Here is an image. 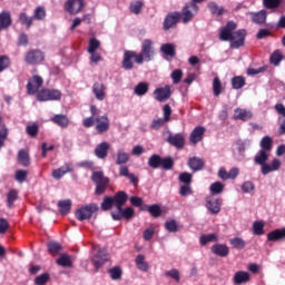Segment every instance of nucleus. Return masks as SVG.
Wrapping results in <instances>:
<instances>
[{"label":"nucleus","mask_w":285,"mask_h":285,"mask_svg":"<svg viewBox=\"0 0 285 285\" xmlns=\"http://www.w3.org/2000/svg\"><path fill=\"white\" fill-rule=\"evenodd\" d=\"M237 30V23L229 21L225 28L220 29L219 40L220 41H230V48H242L244 41H246V30Z\"/></svg>","instance_id":"nucleus-1"},{"label":"nucleus","mask_w":285,"mask_h":285,"mask_svg":"<svg viewBox=\"0 0 285 285\" xmlns=\"http://www.w3.org/2000/svg\"><path fill=\"white\" fill-rule=\"evenodd\" d=\"M148 166L149 168H153V170H157L158 168H161V170H173L175 168V158L173 156H165L161 157L159 154H153L148 158Z\"/></svg>","instance_id":"nucleus-2"},{"label":"nucleus","mask_w":285,"mask_h":285,"mask_svg":"<svg viewBox=\"0 0 285 285\" xmlns=\"http://www.w3.org/2000/svg\"><path fill=\"white\" fill-rule=\"evenodd\" d=\"M98 210L99 205H97V203L86 204L76 209L75 217L78 222H86L92 218L97 219V217H99V214H97Z\"/></svg>","instance_id":"nucleus-3"},{"label":"nucleus","mask_w":285,"mask_h":285,"mask_svg":"<svg viewBox=\"0 0 285 285\" xmlns=\"http://www.w3.org/2000/svg\"><path fill=\"white\" fill-rule=\"evenodd\" d=\"M155 59V47L153 46V40L145 39L141 45L140 53H136V63L140 65L144 61H153Z\"/></svg>","instance_id":"nucleus-4"},{"label":"nucleus","mask_w":285,"mask_h":285,"mask_svg":"<svg viewBox=\"0 0 285 285\" xmlns=\"http://www.w3.org/2000/svg\"><path fill=\"white\" fill-rule=\"evenodd\" d=\"M117 212H111V219L114 222H130L135 217V208L131 206L128 207H117Z\"/></svg>","instance_id":"nucleus-5"},{"label":"nucleus","mask_w":285,"mask_h":285,"mask_svg":"<svg viewBox=\"0 0 285 285\" xmlns=\"http://www.w3.org/2000/svg\"><path fill=\"white\" fill-rule=\"evenodd\" d=\"M199 13V6L187 2L181 9L183 23H189Z\"/></svg>","instance_id":"nucleus-6"},{"label":"nucleus","mask_w":285,"mask_h":285,"mask_svg":"<svg viewBox=\"0 0 285 285\" xmlns=\"http://www.w3.org/2000/svg\"><path fill=\"white\" fill-rule=\"evenodd\" d=\"M38 101H59L61 91L57 89H43L37 95Z\"/></svg>","instance_id":"nucleus-7"},{"label":"nucleus","mask_w":285,"mask_h":285,"mask_svg":"<svg viewBox=\"0 0 285 285\" xmlns=\"http://www.w3.org/2000/svg\"><path fill=\"white\" fill-rule=\"evenodd\" d=\"M110 258L108 257V252L106 249H98L96 255L91 258V264L95 267V273H99V268H102L106 262Z\"/></svg>","instance_id":"nucleus-8"},{"label":"nucleus","mask_w":285,"mask_h":285,"mask_svg":"<svg viewBox=\"0 0 285 285\" xmlns=\"http://www.w3.org/2000/svg\"><path fill=\"white\" fill-rule=\"evenodd\" d=\"M45 59L46 55L39 49L30 50L24 56V61L29 66H39Z\"/></svg>","instance_id":"nucleus-9"},{"label":"nucleus","mask_w":285,"mask_h":285,"mask_svg":"<svg viewBox=\"0 0 285 285\" xmlns=\"http://www.w3.org/2000/svg\"><path fill=\"white\" fill-rule=\"evenodd\" d=\"M205 202L206 208L210 215H219V213H222V204H224V199L215 198V196H207Z\"/></svg>","instance_id":"nucleus-10"},{"label":"nucleus","mask_w":285,"mask_h":285,"mask_svg":"<svg viewBox=\"0 0 285 285\" xmlns=\"http://www.w3.org/2000/svg\"><path fill=\"white\" fill-rule=\"evenodd\" d=\"M273 150V144H261V150L254 157L255 164H266L268 161V153Z\"/></svg>","instance_id":"nucleus-11"},{"label":"nucleus","mask_w":285,"mask_h":285,"mask_svg":"<svg viewBox=\"0 0 285 285\" xmlns=\"http://www.w3.org/2000/svg\"><path fill=\"white\" fill-rule=\"evenodd\" d=\"M83 0H67L65 3L66 12L69 14H79L83 10Z\"/></svg>","instance_id":"nucleus-12"},{"label":"nucleus","mask_w":285,"mask_h":285,"mask_svg":"<svg viewBox=\"0 0 285 285\" xmlns=\"http://www.w3.org/2000/svg\"><path fill=\"white\" fill-rule=\"evenodd\" d=\"M41 86H43V78H41L40 76H33L27 83L28 95H37Z\"/></svg>","instance_id":"nucleus-13"},{"label":"nucleus","mask_w":285,"mask_h":285,"mask_svg":"<svg viewBox=\"0 0 285 285\" xmlns=\"http://www.w3.org/2000/svg\"><path fill=\"white\" fill-rule=\"evenodd\" d=\"M140 212L141 213H149V215H151V217L157 219L158 217H161V215L164 213V209H161V205H159V204H153V205L145 204L140 208Z\"/></svg>","instance_id":"nucleus-14"},{"label":"nucleus","mask_w":285,"mask_h":285,"mask_svg":"<svg viewBox=\"0 0 285 285\" xmlns=\"http://www.w3.org/2000/svg\"><path fill=\"white\" fill-rule=\"evenodd\" d=\"M210 252L217 257H228L230 255V247L226 244L216 243L210 247Z\"/></svg>","instance_id":"nucleus-15"},{"label":"nucleus","mask_w":285,"mask_h":285,"mask_svg":"<svg viewBox=\"0 0 285 285\" xmlns=\"http://www.w3.org/2000/svg\"><path fill=\"white\" fill-rule=\"evenodd\" d=\"M179 19H181V13L177 11L168 13L164 20V29L170 30L173 26H177V23H179Z\"/></svg>","instance_id":"nucleus-16"},{"label":"nucleus","mask_w":285,"mask_h":285,"mask_svg":"<svg viewBox=\"0 0 285 285\" xmlns=\"http://www.w3.org/2000/svg\"><path fill=\"white\" fill-rule=\"evenodd\" d=\"M267 242H285V227L276 228L268 232Z\"/></svg>","instance_id":"nucleus-17"},{"label":"nucleus","mask_w":285,"mask_h":285,"mask_svg":"<svg viewBox=\"0 0 285 285\" xmlns=\"http://www.w3.org/2000/svg\"><path fill=\"white\" fill-rule=\"evenodd\" d=\"M132 59H135V61H137V52L136 51H125L124 59H122V68L125 70H132V68L135 67Z\"/></svg>","instance_id":"nucleus-18"},{"label":"nucleus","mask_w":285,"mask_h":285,"mask_svg":"<svg viewBox=\"0 0 285 285\" xmlns=\"http://www.w3.org/2000/svg\"><path fill=\"white\" fill-rule=\"evenodd\" d=\"M96 130L97 132H108L110 128V119H108L106 116H98L96 119Z\"/></svg>","instance_id":"nucleus-19"},{"label":"nucleus","mask_w":285,"mask_h":285,"mask_svg":"<svg viewBox=\"0 0 285 285\" xmlns=\"http://www.w3.org/2000/svg\"><path fill=\"white\" fill-rule=\"evenodd\" d=\"M248 282H250V273L246 271H238L233 276V284L235 285L248 284Z\"/></svg>","instance_id":"nucleus-20"},{"label":"nucleus","mask_w":285,"mask_h":285,"mask_svg":"<svg viewBox=\"0 0 285 285\" xmlns=\"http://www.w3.org/2000/svg\"><path fill=\"white\" fill-rule=\"evenodd\" d=\"M111 198L114 199L115 208H121L128 202V193L119 190Z\"/></svg>","instance_id":"nucleus-21"},{"label":"nucleus","mask_w":285,"mask_h":285,"mask_svg":"<svg viewBox=\"0 0 285 285\" xmlns=\"http://www.w3.org/2000/svg\"><path fill=\"white\" fill-rule=\"evenodd\" d=\"M155 98L157 101H168L170 99V86H165L164 88H157L154 91Z\"/></svg>","instance_id":"nucleus-22"},{"label":"nucleus","mask_w":285,"mask_h":285,"mask_svg":"<svg viewBox=\"0 0 285 285\" xmlns=\"http://www.w3.org/2000/svg\"><path fill=\"white\" fill-rule=\"evenodd\" d=\"M92 92L98 101H104L106 99V85L102 82H95Z\"/></svg>","instance_id":"nucleus-23"},{"label":"nucleus","mask_w":285,"mask_h":285,"mask_svg":"<svg viewBox=\"0 0 285 285\" xmlns=\"http://www.w3.org/2000/svg\"><path fill=\"white\" fill-rule=\"evenodd\" d=\"M206 132V128L198 126L196 127L190 136H189V141L191 144H199V141H202V139H204V134Z\"/></svg>","instance_id":"nucleus-24"},{"label":"nucleus","mask_w":285,"mask_h":285,"mask_svg":"<svg viewBox=\"0 0 285 285\" xmlns=\"http://www.w3.org/2000/svg\"><path fill=\"white\" fill-rule=\"evenodd\" d=\"M234 119H237L240 121H249V119H253V112L250 110L236 108L234 110Z\"/></svg>","instance_id":"nucleus-25"},{"label":"nucleus","mask_w":285,"mask_h":285,"mask_svg":"<svg viewBox=\"0 0 285 285\" xmlns=\"http://www.w3.org/2000/svg\"><path fill=\"white\" fill-rule=\"evenodd\" d=\"M56 264H58V266H62V268H72V266H73L72 256H70L67 253H62L56 259Z\"/></svg>","instance_id":"nucleus-26"},{"label":"nucleus","mask_w":285,"mask_h":285,"mask_svg":"<svg viewBox=\"0 0 285 285\" xmlns=\"http://www.w3.org/2000/svg\"><path fill=\"white\" fill-rule=\"evenodd\" d=\"M58 208L59 213L62 217H66L72 210V200L71 199H65L58 202Z\"/></svg>","instance_id":"nucleus-27"},{"label":"nucleus","mask_w":285,"mask_h":285,"mask_svg":"<svg viewBox=\"0 0 285 285\" xmlns=\"http://www.w3.org/2000/svg\"><path fill=\"white\" fill-rule=\"evenodd\" d=\"M61 250H63V246L61 245V243L57 240H49L47 243V252L49 253V255H59Z\"/></svg>","instance_id":"nucleus-28"},{"label":"nucleus","mask_w":285,"mask_h":285,"mask_svg":"<svg viewBox=\"0 0 285 285\" xmlns=\"http://www.w3.org/2000/svg\"><path fill=\"white\" fill-rule=\"evenodd\" d=\"M108 150H110V144H98L95 155L98 159H106L108 157Z\"/></svg>","instance_id":"nucleus-29"},{"label":"nucleus","mask_w":285,"mask_h":285,"mask_svg":"<svg viewBox=\"0 0 285 285\" xmlns=\"http://www.w3.org/2000/svg\"><path fill=\"white\" fill-rule=\"evenodd\" d=\"M253 23L257 26H264L266 23V10H261L258 12H250Z\"/></svg>","instance_id":"nucleus-30"},{"label":"nucleus","mask_w":285,"mask_h":285,"mask_svg":"<svg viewBox=\"0 0 285 285\" xmlns=\"http://www.w3.org/2000/svg\"><path fill=\"white\" fill-rule=\"evenodd\" d=\"M213 242H219V236L216 233L203 234L199 237L200 246H208Z\"/></svg>","instance_id":"nucleus-31"},{"label":"nucleus","mask_w":285,"mask_h":285,"mask_svg":"<svg viewBox=\"0 0 285 285\" xmlns=\"http://www.w3.org/2000/svg\"><path fill=\"white\" fill-rule=\"evenodd\" d=\"M12 26V16H10V12L3 11L0 13V31L6 30L7 28H10Z\"/></svg>","instance_id":"nucleus-32"},{"label":"nucleus","mask_w":285,"mask_h":285,"mask_svg":"<svg viewBox=\"0 0 285 285\" xmlns=\"http://www.w3.org/2000/svg\"><path fill=\"white\" fill-rule=\"evenodd\" d=\"M18 164L23 168H28L30 166V154L26 149H20L18 151Z\"/></svg>","instance_id":"nucleus-33"},{"label":"nucleus","mask_w":285,"mask_h":285,"mask_svg":"<svg viewBox=\"0 0 285 285\" xmlns=\"http://www.w3.org/2000/svg\"><path fill=\"white\" fill-rule=\"evenodd\" d=\"M136 266L138 271H141L142 273H148V269L150 268V265L146 262V256H144V254H139L136 257Z\"/></svg>","instance_id":"nucleus-34"},{"label":"nucleus","mask_w":285,"mask_h":285,"mask_svg":"<svg viewBox=\"0 0 285 285\" xmlns=\"http://www.w3.org/2000/svg\"><path fill=\"white\" fill-rule=\"evenodd\" d=\"M207 8H208L210 14H216V17H222V14H224V12H226V9H224V7H220L219 4H217V2H215V1L208 2Z\"/></svg>","instance_id":"nucleus-35"},{"label":"nucleus","mask_w":285,"mask_h":285,"mask_svg":"<svg viewBox=\"0 0 285 285\" xmlns=\"http://www.w3.org/2000/svg\"><path fill=\"white\" fill-rule=\"evenodd\" d=\"M266 226V223L264 220H255L253 223V235H257L258 237H261L262 235L266 234V230L264 229V227Z\"/></svg>","instance_id":"nucleus-36"},{"label":"nucleus","mask_w":285,"mask_h":285,"mask_svg":"<svg viewBox=\"0 0 285 285\" xmlns=\"http://www.w3.org/2000/svg\"><path fill=\"white\" fill-rule=\"evenodd\" d=\"M188 166L193 170V173H198V170H202V168H204V160L202 158L193 157L189 159Z\"/></svg>","instance_id":"nucleus-37"},{"label":"nucleus","mask_w":285,"mask_h":285,"mask_svg":"<svg viewBox=\"0 0 285 285\" xmlns=\"http://www.w3.org/2000/svg\"><path fill=\"white\" fill-rule=\"evenodd\" d=\"M224 188H225L224 183H222L219 180L213 183L209 186L210 197H215V195H222V193H224Z\"/></svg>","instance_id":"nucleus-38"},{"label":"nucleus","mask_w":285,"mask_h":285,"mask_svg":"<svg viewBox=\"0 0 285 285\" xmlns=\"http://www.w3.org/2000/svg\"><path fill=\"white\" fill-rule=\"evenodd\" d=\"M110 279H112L114 282H117L119 279H121L122 275H124V269H121V266L116 265L111 268L108 269Z\"/></svg>","instance_id":"nucleus-39"},{"label":"nucleus","mask_w":285,"mask_h":285,"mask_svg":"<svg viewBox=\"0 0 285 285\" xmlns=\"http://www.w3.org/2000/svg\"><path fill=\"white\" fill-rule=\"evenodd\" d=\"M114 206H115V200L112 196H105L102 198V202L100 203V209L104 210V213H108V210H112Z\"/></svg>","instance_id":"nucleus-40"},{"label":"nucleus","mask_w":285,"mask_h":285,"mask_svg":"<svg viewBox=\"0 0 285 285\" xmlns=\"http://www.w3.org/2000/svg\"><path fill=\"white\" fill-rule=\"evenodd\" d=\"M51 121H53V124H57V126H60V128H68V125L70 124V120L66 115H55L51 118Z\"/></svg>","instance_id":"nucleus-41"},{"label":"nucleus","mask_w":285,"mask_h":285,"mask_svg":"<svg viewBox=\"0 0 285 285\" xmlns=\"http://www.w3.org/2000/svg\"><path fill=\"white\" fill-rule=\"evenodd\" d=\"M19 23L21 26H26V28H32V22L35 21L33 17L28 16L26 12H21L18 18Z\"/></svg>","instance_id":"nucleus-42"},{"label":"nucleus","mask_w":285,"mask_h":285,"mask_svg":"<svg viewBox=\"0 0 285 285\" xmlns=\"http://www.w3.org/2000/svg\"><path fill=\"white\" fill-rule=\"evenodd\" d=\"M229 244L233 246V248H236V250H244L246 248V240L240 237L232 238Z\"/></svg>","instance_id":"nucleus-43"},{"label":"nucleus","mask_w":285,"mask_h":285,"mask_svg":"<svg viewBox=\"0 0 285 285\" xmlns=\"http://www.w3.org/2000/svg\"><path fill=\"white\" fill-rule=\"evenodd\" d=\"M108 184H110V178H105L101 183H97L95 195H104V193H106V188H108Z\"/></svg>","instance_id":"nucleus-44"},{"label":"nucleus","mask_w":285,"mask_h":285,"mask_svg":"<svg viewBox=\"0 0 285 285\" xmlns=\"http://www.w3.org/2000/svg\"><path fill=\"white\" fill-rule=\"evenodd\" d=\"M50 282V273L45 272L38 276L35 277L33 284L35 285H46Z\"/></svg>","instance_id":"nucleus-45"},{"label":"nucleus","mask_w":285,"mask_h":285,"mask_svg":"<svg viewBox=\"0 0 285 285\" xmlns=\"http://www.w3.org/2000/svg\"><path fill=\"white\" fill-rule=\"evenodd\" d=\"M165 229L167 233H179V224L176 219H169L165 222Z\"/></svg>","instance_id":"nucleus-46"},{"label":"nucleus","mask_w":285,"mask_h":285,"mask_svg":"<svg viewBox=\"0 0 285 285\" xmlns=\"http://www.w3.org/2000/svg\"><path fill=\"white\" fill-rule=\"evenodd\" d=\"M246 86V79L242 76H236L232 79V87L234 90H239Z\"/></svg>","instance_id":"nucleus-47"},{"label":"nucleus","mask_w":285,"mask_h":285,"mask_svg":"<svg viewBox=\"0 0 285 285\" xmlns=\"http://www.w3.org/2000/svg\"><path fill=\"white\" fill-rule=\"evenodd\" d=\"M160 51H163V53L166 55V57H175L176 55L175 45L173 43L161 45Z\"/></svg>","instance_id":"nucleus-48"},{"label":"nucleus","mask_w":285,"mask_h":285,"mask_svg":"<svg viewBox=\"0 0 285 285\" xmlns=\"http://www.w3.org/2000/svg\"><path fill=\"white\" fill-rule=\"evenodd\" d=\"M13 179L18 181V184H23L26 179H28V170L26 169H17L13 176Z\"/></svg>","instance_id":"nucleus-49"},{"label":"nucleus","mask_w":285,"mask_h":285,"mask_svg":"<svg viewBox=\"0 0 285 285\" xmlns=\"http://www.w3.org/2000/svg\"><path fill=\"white\" fill-rule=\"evenodd\" d=\"M178 180L180 184L191 185L193 184V174H190L188 171L180 173L178 176Z\"/></svg>","instance_id":"nucleus-50"},{"label":"nucleus","mask_w":285,"mask_h":285,"mask_svg":"<svg viewBox=\"0 0 285 285\" xmlns=\"http://www.w3.org/2000/svg\"><path fill=\"white\" fill-rule=\"evenodd\" d=\"M19 199V190L17 189H10L9 193L7 194V204L8 206H12L14 202Z\"/></svg>","instance_id":"nucleus-51"},{"label":"nucleus","mask_w":285,"mask_h":285,"mask_svg":"<svg viewBox=\"0 0 285 285\" xmlns=\"http://www.w3.org/2000/svg\"><path fill=\"white\" fill-rule=\"evenodd\" d=\"M135 95H138V97H144L148 92V83L146 82H139L135 89H134Z\"/></svg>","instance_id":"nucleus-52"},{"label":"nucleus","mask_w":285,"mask_h":285,"mask_svg":"<svg viewBox=\"0 0 285 285\" xmlns=\"http://www.w3.org/2000/svg\"><path fill=\"white\" fill-rule=\"evenodd\" d=\"M141 8H144V2L139 0L131 2L129 6V10L132 14H140Z\"/></svg>","instance_id":"nucleus-53"},{"label":"nucleus","mask_w":285,"mask_h":285,"mask_svg":"<svg viewBox=\"0 0 285 285\" xmlns=\"http://www.w3.org/2000/svg\"><path fill=\"white\" fill-rule=\"evenodd\" d=\"M99 48H101V41L97 40V38H91L89 40V46L87 51L88 52H97V50H99Z\"/></svg>","instance_id":"nucleus-54"},{"label":"nucleus","mask_w":285,"mask_h":285,"mask_svg":"<svg viewBox=\"0 0 285 285\" xmlns=\"http://www.w3.org/2000/svg\"><path fill=\"white\" fill-rule=\"evenodd\" d=\"M33 19H36V21H43V19H46V8H36L33 11Z\"/></svg>","instance_id":"nucleus-55"},{"label":"nucleus","mask_w":285,"mask_h":285,"mask_svg":"<svg viewBox=\"0 0 285 285\" xmlns=\"http://www.w3.org/2000/svg\"><path fill=\"white\" fill-rule=\"evenodd\" d=\"M242 193L248 194L255 190V183L253 180H246L240 185Z\"/></svg>","instance_id":"nucleus-56"},{"label":"nucleus","mask_w":285,"mask_h":285,"mask_svg":"<svg viewBox=\"0 0 285 285\" xmlns=\"http://www.w3.org/2000/svg\"><path fill=\"white\" fill-rule=\"evenodd\" d=\"M130 205L134 206L135 208H139V210H141V208H144V198L139 197V196H131L129 198Z\"/></svg>","instance_id":"nucleus-57"},{"label":"nucleus","mask_w":285,"mask_h":285,"mask_svg":"<svg viewBox=\"0 0 285 285\" xmlns=\"http://www.w3.org/2000/svg\"><path fill=\"white\" fill-rule=\"evenodd\" d=\"M283 59H284V56L282 55V52L279 50H276L271 56L269 61L271 63H273V66H277L278 63L282 62Z\"/></svg>","instance_id":"nucleus-58"},{"label":"nucleus","mask_w":285,"mask_h":285,"mask_svg":"<svg viewBox=\"0 0 285 285\" xmlns=\"http://www.w3.org/2000/svg\"><path fill=\"white\" fill-rule=\"evenodd\" d=\"M263 6L267 10H275L278 6H282V0H263Z\"/></svg>","instance_id":"nucleus-59"},{"label":"nucleus","mask_w":285,"mask_h":285,"mask_svg":"<svg viewBox=\"0 0 285 285\" xmlns=\"http://www.w3.org/2000/svg\"><path fill=\"white\" fill-rule=\"evenodd\" d=\"M168 144H184L186 139L184 138V135L181 134H176L175 136L169 135L167 138Z\"/></svg>","instance_id":"nucleus-60"},{"label":"nucleus","mask_w":285,"mask_h":285,"mask_svg":"<svg viewBox=\"0 0 285 285\" xmlns=\"http://www.w3.org/2000/svg\"><path fill=\"white\" fill-rule=\"evenodd\" d=\"M213 91L215 97H219L222 95V80H219L218 77L214 78Z\"/></svg>","instance_id":"nucleus-61"},{"label":"nucleus","mask_w":285,"mask_h":285,"mask_svg":"<svg viewBox=\"0 0 285 285\" xmlns=\"http://www.w3.org/2000/svg\"><path fill=\"white\" fill-rule=\"evenodd\" d=\"M128 159H130V156H128L127 153H125V151H118L116 164H117L118 166H121V165H124V164H127Z\"/></svg>","instance_id":"nucleus-62"},{"label":"nucleus","mask_w":285,"mask_h":285,"mask_svg":"<svg viewBox=\"0 0 285 285\" xmlns=\"http://www.w3.org/2000/svg\"><path fill=\"white\" fill-rule=\"evenodd\" d=\"M26 132L29 137H35L36 135H39V125L37 124L28 125L26 127Z\"/></svg>","instance_id":"nucleus-63"},{"label":"nucleus","mask_w":285,"mask_h":285,"mask_svg":"<svg viewBox=\"0 0 285 285\" xmlns=\"http://www.w3.org/2000/svg\"><path fill=\"white\" fill-rule=\"evenodd\" d=\"M105 179H108V177L104 176V171H94L91 175V180L95 184H101Z\"/></svg>","instance_id":"nucleus-64"}]
</instances>
